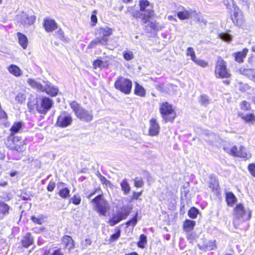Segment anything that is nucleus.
<instances>
[{
	"label": "nucleus",
	"mask_w": 255,
	"mask_h": 255,
	"mask_svg": "<svg viewBox=\"0 0 255 255\" xmlns=\"http://www.w3.org/2000/svg\"><path fill=\"white\" fill-rule=\"evenodd\" d=\"M52 255H63V253L61 252V250L58 249L55 250Z\"/></svg>",
	"instance_id": "obj_61"
},
{
	"label": "nucleus",
	"mask_w": 255,
	"mask_h": 255,
	"mask_svg": "<svg viewBox=\"0 0 255 255\" xmlns=\"http://www.w3.org/2000/svg\"><path fill=\"white\" fill-rule=\"evenodd\" d=\"M26 99V96L23 92H19L15 97V100L19 103H22Z\"/></svg>",
	"instance_id": "obj_39"
},
{
	"label": "nucleus",
	"mask_w": 255,
	"mask_h": 255,
	"mask_svg": "<svg viewBox=\"0 0 255 255\" xmlns=\"http://www.w3.org/2000/svg\"><path fill=\"white\" fill-rule=\"evenodd\" d=\"M35 18L36 17L34 15H29L25 12H22L17 17L18 21L23 25L26 26L32 24L35 21Z\"/></svg>",
	"instance_id": "obj_11"
},
{
	"label": "nucleus",
	"mask_w": 255,
	"mask_h": 255,
	"mask_svg": "<svg viewBox=\"0 0 255 255\" xmlns=\"http://www.w3.org/2000/svg\"><path fill=\"white\" fill-rule=\"evenodd\" d=\"M17 39L19 45L25 49L28 45V39L27 37L22 33L18 32L17 33Z\"/></svg>",
	"instance_id": "obj_20"
},
{
	"label": "nucleus",
	"mask_w": 255,
	"mask_h": 255,
	"mask_svg": "<svg viewBox=\"0 0 255 255\" xmlns=\"http://www.w3.org/2000/svg\"><path fill=\"white\" fill-rule=\"evenodd\" d=\"M168 19L170 20H173L175 21H177L175 17H174L172 15H169L168 16Z\"/></svg>",
	"instance_id": "obj_64"
},
{
	"label": "nucleus",
	"mask_w": 255,
	"mask_h": 255,
	"mask_svg": "<svg viewBox=\"0 0 255 255\" xmlns=\"http://www.w3.org/2000/svg\"><path fill=\"white\" fill-rule=\"evenodd\" d=\"M139 5L140 11L144 12L141 22L143 24H146L154 14L152 6L147 0H140Z\"/></svg>",
	"instance_id": "obj_6"
},
{
	"label": "nucleus",
	"mask_w": 255,
	"mask_h": 255,
	"mask_svg": "<svg viewBox=\"0 0 255 255\" xmlns=\"http://www.w3.org/2000/svg\"><path fill=\"white\" fill-rule=\"evenodd\" d=\"M110 65V62L107 58L104 59L99 58L93 62V66L94 68L96 69L97 67L102 69L107 68Z\"/></svg>",
	"instance_id": "obj_17"
},
{
	"label": "nucleus",
	"mask_w": 255,
	"mask_h": 255,
	"mask_svg": "<svg viewBox=\"0 0 255 255\" xmlns=\"http://www.w3.org/2000/svg\"><path fill=\"white\" fill-rule=\"evenodd\" d=\"M241 74L246 76L255 82V70L250 68H241L238 70Z\"/></svg>",
	"instance_id": "obj_16"
},
{
	"label": "nucleus",
	"mask_w": 255,
	"mask_h": 255,
	"mask_svg": "<svg viewBox=\"0 0 255 255\" xmlns=\"http://www.w3.org/2000/svg\"><path fill=\"white\" fill-rule=\"evenodd\" d=\"M197 65L202 67H205L208 65V63L205 61L204 60H201L199 59H198L196 58L195 60L193 61Z\"/></svg>",
	"instance_id": "obj_47"
},
{
	"label": "nucleus",
	"mask_w": 255,
	"mask_h": 255,
	"mask_svg": "<svg viewBox=\"0 0 255 255\" xmlns=\"http://www.w3.org/2000/svg\"><path fill=\"white\" fill-rule=\"evenodd\" d=\"M70 107L75 112L76 117L81 121L88 123L93 120V112L83 109L76 101L72 102L70 103Z\"/></svg>",
	"instance_id": "obj_2"
},
{
	"label": "nucleus",
	"mask_w": 255,
	"mask_h": 255,
	"mask_svg": "<svg viewBox=\"0 0 255 255\" xmlns=\"http://www.w3.org/2000/svg\"><path fill=\"white\" fill-rule=\"evenodd\" d=\"M0 118L1 119H6L7 118V115L6 114L2 111L0 113Z\"/></svg>",
	"instance_id": "obj_63"
},
{
	"label": "nucleus",
	"mask_w": 255,
	"mask_h": 255,
	"mask_svg": "<svg viewBox=\"0 0 255 255\" xmlns=\"http://www.w3.org/2000/svg\"><path fill=\"white\" fill-rule=\"evenodd\" d=\"M134 184L136 187H142L144 183L141 178L136 177L134 180Z\"/></svg>",
	"instance_id": "obj_45"
},
{
	"label": "nucleus",
	"mask_w": 255,
	"mask_h": 255,
	"mask_svg": "<svg viewBox=\"0 0 255 255\" xmlns=\"http://www.w3.org/2000/svg\"><path fill=\"white\" fill-rule=\"evenodd\" d=\"M248 169L250 173L255 177V163H251L248 165Z\"/></svg>",
	"instance_id": "obj_53"
},
{
	"label": "nucleus",
	"mask_w": 255,
	"mask_h": 255,
	"mask_svg": "<svg viewBox=\"0 0 255 255\" xmlns=\"http://www.w3.org/2000/svg\"><path fill=\"white\" fill-rule=\"evenodd\" d=\"M142 192H134L133 193V195L132 196V198L134 199H137L139 196H141Z\"/></svg>",
	"instance_id": "obj_58"
},
{
	"label": "nucleus",
	"mask_w": 255,
	"mask_h": 255,
	"mask_svg": "<svg viewBox=\"0 0 255 255\" xmlns=\"http://www.w3.org/2000/svg\"><path fill=\"white\" fill-rule=\"evenodd\" d=\"M142 11L137 10H134L132 7H128L127 13H129L131 15L135 18H140L142 17L143 13H141Z\"/></svg>",
	"instance_id": "obj_25"
},
{
	"label": "nucleus",
	"mask_w": 255,
	"mask_h": 255,
	"mask_svg": "<svg viewBox=\"0 0 255 255\" xmlns=\"http://www.w3.org/2000/svg\"><path fill=\"white\" fill-rule=\"evenodd\" d=\"M21 123L18 122L14 123L10 128V131L11 132V134H14L17 132L21 128Z\"/></svg>",
	"instance_id": "obj_38"
},
{
	"label": "nucleus",
	"mask_w": 255,
	"mask_h": 255,
	"mask_svg": "<svg viewBox=\"0 0 255 255\" xmlns=\"http://www.w3.org/2000/svg\"><path fill=\"white\" fill-rule=\"evenodd\" d=\"M239 116L247 123L255 122V116L253 114L244 115L243 113H239Z\"/></svg>",
	"instance_id": "obj_26"
},
{
	"label": "nucleus",
	"mask_w": 255,
	"mask_h": 255,
	"mask_svg": "<svg viewBox=\"0 0 255 255\" xmlns=\"http://www.w3.org/2000/svg\"><path fill=\"white\" fill-rule=\"evenodd\" d=\"M53 104L51 99L47 97H42L37 101L36 109L40 114H46L51 108Z\"/></svg>",
	"instance_id": "obj_9"
},
{
	"label": "nucleus",
	"mask_w": 255,
	"mask_h": 255,
	"mask_svg": "<svg viewBox=\"0 0 255 255\" xmlns=\"http://www.w3.org/2000/svg\"><path fill=\"white\" fill-rule=\"evenodd\" d=\"M147 26H149L151 29L157 31L160 30L163 28V26L159 25V23L155 21L150 22Z\"/></svg>",
	"instance_id": "obj_36"
},
{
	"label": "nucleus",
	"mask_w": 255,
	"mask_h": 255,
	"mask_svg": "<svg viewBox=\"0 0 255 255\" xmlns=\"http://www.w3.org/2000/svg\"><path fill=\"white\" fill-rule=\"evenodd\" d=\"M27 82L32 88L39 91H44V87L40 83L35 80L33 79H28Z\"/></svg>",
	"instance_id": "obj_24"
},
{
	"label": "nucleus",
	"mask_w": 255,
	"mask_h": 255,
	"mask_svg": "<svg viewBox=\"0 0 255 255\" xmlns=\"http://www.w3.org/2000/svg\"><path fill=\"white\" fill-rule=\"evenodd\" d=\"M108 40V38L99 37L92 40L88 47L89 48H93L99 44L103 46H106L107 44Z\"/></svg>",
	"instance_id": "obj_15"
},
{
	"label": "nucleus",
	"mask_w": 255,
	"mask_h": 255,
	"mask_svg": "<svg viewBox=\"0 0 255 255\" xmlns=\"http://www.w3.org/2000/svg\"><path fill=\"white\" fill-rule=\"evenodd\" d=\"M65 248L70 250L73 248L74 246V242L70 236H65L62 239Z\"/></svg>",
	"instance_id": "obj_23"
},
{
	"label": "nucleus",
	"mask_w": 255,
	"mask_h": 255,
	"mask_svg": "<svg viewBox=\"0 0 255 255\" xmlns=\"http://www.w3.org/2000/svg\"><path fill=\"white\" fill-rule=\"evenodd\" d=\"M220 38L225 41H230L232 39L231 35L226 33H223L220 34Z\"/></svg>",
	"instance_id": "obj_48"
},
{
	"label": "nucleus",
	"mask_w": 255,
	"mask_h": 255,
	"mask_svg": "<svg viewBox=\"0 0 255 255\" xmlns=\"http://www.w3.org/2000/svg\"><path fill=\"white\" fill-rule=\"evenodd\" d=\"M160 127L158 123L154 119L150 120V127L149 128V134L150 136L157 135L159 131Z\"/></svg>",
	"instance_id": "obj_13"
},
{
	"label": "nucleus",
	"mask_w": 255,
	"mask_h": 255,
	"mask_svg": "<svg viewBox=\"0 0 255 255\" xmlns=\"http://www.w3.org/2000/svg\"><path fill=\"white\" fill-rule=\"evenodd\" d=\"M195 225V221L186 220L184 224V229L186 232L190 231L194 228Z\"/></svg>",
	"instance_id": "obj_33"
},
{
	"label": "nucleus",
	"mask_w": 255,
	"mask_h": 255,
	"mask_svg": "<svg viewBox=\"0 0 255 255\" xmlns=\"http://www.w3.org/2000/svg\"><path fill=\"white\" fill-rule=\"evenodd\" d=\"M72 121L70 116L61 115L58 118L56 124L60 127L65 128L70 125Z\"/></svg>",
	"instance_id": "obj_12"
},
{
	"label": "nucleus",
	"mask_w": 255,
	"mask_h": 255,
	"mask_svg": "<svg viewBox=\"0 0 255 255\" xmlns=\"http://www.w3.org/2000/svg\"><path fill=\"white\" fill-rule=\"evenodd\" d=\"M231 18L234 24L238 26L242 25L245 21L243 12L236 6H233V10L231 13Z\"/></svg>",
	"instance_id": "obj_10"
},
{
	"label": "nucleus",
	"mask_w": 255,
	"mask_h": 255,
	"mask_svg": "<svg viewBox=\"0 0 255 255\" xmlns=\"http://www.w3.org/2000/svg\"><path fill=\"white\" fill-rule=\"evenodd\" d=\"M146 243V236L143 234L140 236L139 241L138 243V246L140 248L144 247V244Z\"/></svg>",
	"instance_id": "obj_42"
},
{
	"label": "nucleus",
	"mask_w": 255,
	"mask_h": 255,
	"mask_svg": "<svg viewBox=\"0 0 255 255\" xmlns=\"http://www.w3.org/2000/svg\"><path fill=\"white\" fill-rule=\"evenodd\" d=\"M120 236V231H119L116 233L113 234L111 236V238L114 240H117Z\"/></svg>",
	"instance_id": "obj_57"
},
{
	"label": "nucleus",
	"mask_w": 255,
	"mask_h": 255,
	"mask_svg": "<svg viewBox=\"0 0 255 255\" xmlns=\"http://www.w3.org/2000/svg\"><path fill=\"white\" fill-rule=\"evenodd\" d=\"M123 56L126 60H130L133 58V55L130 51H125L123 52Z\"/></svg>",
	"instance_id": "obj_44"
},
{
	"label": "nucleus",
	"mask_w": 255,
	"mask_h": 255,
	"mask_svg": "<svg viewBox=\"0 0 255 255\" xmlns=\"http://www.w3.org/2000/svg\"><path fill=\"white\" fill-rule=\"evenodd\" d=\"M137 215L135 217H134L131 220L128 221L126 223V225L128 226L130 225H132L133 226H134L136 223H137Z\"/></svg>",
	"instance_id": "obj_54"
},
{
	"label": "nucleus",
	"mask_w": 255,
	"mask_h": 255,
	"mask_svg": "<svg viewBox=\"0 0 255 255\" xmlns=\"http://www.w3.org/2000/svg\"><path fill=\"white\" fill-rule=\"evenodd\" d=\"M115 88L126 94L130 93L132 87V83L129 79L120 76L117 78L115 83Z\"/></svg>",
	"instance_id": "obj_8"
},
{
	"label": "nucleus",
	"mask_w": 255,
	"mask_h": 255,
	"mask_svg": "<svg viewBox=\"0 0 255 255\" xmlns=\"http://www.w3.org/2000/svg\"><path fill=\"white\" fill-rule=\"evenodd\" d=\"M233 224L237 228L243 223L249 221L252 216V211L246 208L243 204H237L234 210Z\"/></svg>",
	"instance_id": "obj_1"
},
{
	"label": "nucleus",
	"mask_w": 255,
	"mask_h": 255,
	"mask_svg": "<svg viewBox=\"0 0 255 255\" xmlns=\"http://www.w3.org/2000/svg\"><path fill=\"white\" fill-rule=\"evenodd\" d=\"M160 112L165 122H172L176 116L172 105L167 102L163 103L160 105Z\"/></svg>",
	"instance_id": "obj_5"
},
{
	"label": "nucleus",
	"mask_w": 255,
	"mask_h": 255,
	"mask_svg": "<svg viewBox=\"0 0 255 255\" xmlns=\"http://www.w3.org/2000/svg\"><path fill=\"white\" fill-rule=\"evenodd\" d=\"M21 139L19 140V138L18 137H14L13 138V143L16 145L15 147L16 146H20L22 144V143L23 142V141H21Z\"/></svg>",
	"instance_id": "obj_55"
},
{
	"label": "nucleus",
	"mask_w": 255,
	"mask_h": 255,
	"mask_svg": "<svg viewBox=\"0 0 255 255\" xmlns=\"http://www.w3.org/2000/svg\"><path fill=\"white\" fill-rule=\"evenodd\" d=\"M23 247H28L33 243V238L30 233H27L21 241Z\"/></svg>",
	"instance_id": "obj_29"
},
{
	"label": "nucleus",
	"mask_w": 255,
	"mask_h": 255,
	"mask_svg": "<svg viewBox=\"0 0 255 255\" xmlns=\"http://www.w3.org/2000/svg\"><path fill=\"white\" fill-rule=\"evenodd\" d=\"M226 200L228 205L232 206L236 202L237 198L232 192H228L226 193Z\"/></svg>",
	"instance_id": "obj_31"
},
{
	"label": "nucleus",
	"mask_w": 255,
	"mask_h": 255,
	"mask_svg": "<svg viewBox=\"0 0 255 255\" xmlns=\"http://www.w3.org/2000/svg\"><path fill=\"white\" fill-rule=\"evenodd\" d=\"M91 19L92 22H93L94 23H96L97 22V17L94 14H92V15L91 16Z\"/></svg>",
	"instance_id": "obj_62"
},
{
	"label": "nucleus",
	"mask_w": 255,
	"mask_h": 255,
	"mask_svg": "<svg viewBox=\"0 0 255 255\" xmlns=\"http://www.w3.org/2000/svg\"><path fill=\"white\" fill-rule=\"evenodd\" d=\"M187 55L190 56L192 61L196 58L195 52L192 47H189L187 49Z\"/></svg>",
	"instance_id": "obj_49"
},
{
	"label": "nucleus",
	"mask_w": 255,
	"mask_h": 255,
	"mask_svg": "<svg viewBox=\"0 0 255 255\" xmlns=\"http://www.w3.org/2000/svg\"><path fill=\"white\" fill-rule=\"evenodd\" d=\"M43 26L47 32H52L57 28V24L55 20L51 19H45Z\"/></svg>",
	"instance_id": "obj_14"
},
{
	"label": "nucleus",
	"mask_w": 255,
	"mask_h": 255,
	"mask_svg": "<svg viewBox=\"0 0 255 255\" xmlns=\"http://www.w3.org/2000/svg\"><path fill=\"white\" fill-rule=\"evenodd\" d=\"M55 185V184L54 182L50 181L47 186V190L50 192L52 191L54 189Z\"/></svg>",
	"instance_id": "obj_56"
},
{
	"label": "nucleus",
	"mask_w": 255,
	"mask_h": 255,
	"mask_svg": "<svg viewBox=\"0 0 255 255\" xmlns=\"http://www.w3.org/2000/svg\"><path fill=\"white\" fill-rule=\"evenodd\" d=\"M117 214L122 220L125 219L128 216L129 211L127 208H124L123 211H118Z\"/></svg>",
	"instance_id": "obj_34"
},
{
	"label": "nucleus",
	"mask_w": 255,
	"mask_h": 255,
	"mask_svg": "<svg viewBox=\"0 0 255 255\" xmlns=\"http://www.w3.org/2000/svg\"><path fill=\"white\" fill-rule=\"evenodd\" d=\"M44 91L48 94L52 96H55L58 92V89L56 87L53 86L48 85L47 87H44Z\"/></svg>",
	"instance_id": "obj_30"
},
{
	"label": "nucleus",
	"mask_w": 255,
	"mask_h": 255,
	"mask_svg": "<svg viewBox=\"0 0 255 255\" xmlns=\"http://www.w3.org/2000/svg\"><path fill=\"white\" fill-rule=\"evenodd\" d=\"M248 52V49L244 48L242 51L234 53L233 55L237 62L242 63L243 62V59L246 57Z\"/></svg>",
	"instance_id": "obj_19"
},
{
	"label": "nucleus",
	"mask_w": 255,
	"mask_h": 255,
	"mask_svg": "<svg viewBox=\"0 0 255 255\" xmlns=\"http://www.w3.org/2000/svg\"><path fill=\"white\" fill-rule=\"evenodd\" d=\"M200 102L202 105H207L209 103L208 97L206 95H201L200 98Z\"/></svg>",
	"instance_id": "obj_51"
},
{
	"label": "nucleus",
	"mask_w": 255,
	"mask_h": 255,
	"mask_svg": "<svg viewBox=\"0 0 255 255\" xmlns=\"http://www.w3.org/2000/svg\"><path fill=\"white\" fill-rule=\"evenodd\" d=\"M225 4L229 7V6L233 5V0H224Z\"/></svg>",
	"instance_id": "obj_59"
},
{
	"label": "nucleus",
	"mask_w": 255,
	"mask_h": 255,
	"mask_svg": "<svg viewBox=\"0 0 255 255\" xmlns=\"http://www.w3.org/2000/svg\"><path fill=\"white\" fill-rule=\"evenodd\" d=\"M224 150L227 153L233 156L243 158L246 159H249L252 157V154L242 145H240L239 147L234 145L231 148L224 146Z\"/></svg>",
	"instance_id": "obj_3"
},
{
	"label": "nucleus",
	"mask_w": 255,
	"mask_h": 255,
	"mask_svg": "<svg viewBox=\"0 0 255 255\" xmlns=\"http://www.w3.org/2000/svg\"><path fill=\"white\" fill-rule=\"evenodd\" d=\"M121 220V219L120 218L117 214L114 215L113 217L109 220L108 223L111 226H114L118 223H119Z\"/></svg>",
	"instance_id": "obj_35"
},
{
	"label": "nucleus",
	"mask_w": 255,
	"mask_h": 255,
	"mask_svg": "<svg viewBox=\"0 0 255 255\" xmlns=\"http://www.w3.org/2000/svg\"><path fill=\"white\" fill-rule=\"evenodd\" d=\"M100 37H106L112 34V29L108 27H101L98 30Z\"/></svg>",
	"instance_id": "obj_22"
},
{
	"label": "nucleus",
	"mask_w": 255,
	"mask_h": 255,
	"mask_svg": "<svg viewBox=\"0 0 255 255\" xmlns=\"http://www.w3.org/2000/svg\"><path fill=\"white\" fill-rule=\"evenodd\" d=\"M241 109L244 111H248L251 109L250 104L248 102L244 101L240 104Z\"/></svg>",
	"instance_id": "obj_46"
},
{
	"label": "nucleus",
	"mask_w": 255,
	"mask_h": 255,
	"mask_svg": "<svg viewBox=\"0 0 255 255\" xmlns=\"http://www.w3.org/2000/svg\"><path fill=\"white\" fill-rule=\"evenodd\" d=\"M99 178H100V180H101V181L104 183L106 184L107 182H109V181L104 176H103L101 174H100Z\"/></svg>",
	"instance_id": "obj_60"
},
{
	"label": "nucleus",
	"mask_w": 255,
	"mask_h": 255,
	"mask_svg": "<svg viewBox=\"0 0 255 255\" xmlns=\"http://www.w3.org/2000/svg\"><path fill=\"white\" fill-rule=\"evenodd\" d=\"M199 211L196 208L193 207L191 208L188 212V216L192 219H195L197 217Z\"/></svg>",
	"instance_id": "obj_41"
},
{
	"label": "nucleus",
	"mask_w": 255,
	"mask_h": 255,
	"mask_svg": "<svg viewBox=\"0 0 255 255\" xmlns=\"http://www.w3.org/2000/svg\"><path fill=\"white\" fill-rule=\"evenodd\" d=\"M81 199L80 197L76 195L73 196V197H72L70 200V201H71L74 204L76 205H79L81 203Z\"/></svg>",
	"instance_id": "obj_50"
},
{
	"label": "nucleus",
	"mask_w": 255,
	"mask_h": 255,
	"mask_svg": "<svg viewBox=\"0 0 255 255\" xmlns=\"http://www.w3.org/2000/svg\"><path fill=\"white\" fill-rule=\"evenodd\" d=\"M70 191L67 188L61 189L59 192V195L63 198H66L69 196Z\"/></svg>",
	"instance_id": "obj_40"
},
{
	"label": "nucleus",
	"mask_w": 255,
	"mask_h": 255,
	"mask_svg": "<svg viewBox=\"0 0 255 255\" xmlns=\"http://www.w3.org/2000/svg\"><path fill=\"white\" fill-rule=\"evenodd\" d=\"M9 207L3 202H0V220L8 214Z\"/></svg>",
	"instance_id": "obj_21"
},
{
	"label": "nucleus",
	"mask_w": 255,
	"mask_h": 255,
	"mask_svg": "<svg viewBox=\"0 0 255 255\" xmlns=\"http://www.w3.org/2000/svg\"><path fill=\"white\" fill-rule=\"evenodd\" d=\"M8 70L10 73L16 77L19 76L22 74L19 68L15 65H10L8 68Z\"/></svg>",
	"instance_id": "obj_28"
},
{
	"label": "nucleus",
	"mask_w": 255,
	"mask_h": 255,
	"mask_svg": "<svg viewBox=\"0 0 255 255\" xmlns=\"http://www.w3.org/2000/svg\"><path fill=\"white\" fill-rule=\"evenodd\" d=\"M121 189L125 195L128 194L130 190V187L126 179L123 180L120 183Z\"/></svg>",
	"instance_id": "obj_32"
},
{
	"label": "nucleus",
	"mask_w": 255,
	"mask_h": 255,
	"mask_svg": "<svg viewBox=\"0 0 255 255\" xmlns=\"http://www.w3.org/2000/svg\"><path fill=\"white\" fill-rule=\"evenodd\" d=\"M32 221L37 224L41 225L44 221V217L43 216H38V217H36L35 216L31 217Z\"/></svg>",
	"instance_id": "obj_43"
},
{
	"label": "nucleus",
	"mask_w": 255,
	"mask_h": 255,
	"mask_svg": "<svg viewBox=\"0 0 255 255\" xmlns=\"http://www.w3.org/2000/svg\"><path fill=\"white\" fill-rule=\"evenodd\" d=\"M215 75L217 78H229L231 76L229 70L227 68L226 62L221 57H218L215 69Z\"/></svg>",
	"instance_id": "obj_7"
},
{
	"label": "nucleus",
	"mask_w": 255,
	"mask_h": 255,
	"mask_svg": "<svg viewBox=\"0 0 255 255\" xmlns=\"http://www.w3.org/2000/svg\"><path fill=\"white\" fill-rule=\"evenodd\" d=\"M134 93L135 95L143 97L145 96L146 92L145 89L142 86L140 85L137 82H135Z\"/></svg>",
	"instance_id": "obj_27"
},
{
	"label": "nucleus",
	"mask_w": 255,
	"mask_h": 255,
	"mask_svg": "<svg viewBox=\"0 0 255 255\" xmlns=\"http://www.w3.org/2000/svg\"><path fill=\"white\" fill-rule=\"evenodd\" d=\"M192 13V9H186L183 7L181 10L177 13V15L179 19L184 20L191 18Z\"/></svg>",
	"instance_id": "obj_18"
},
{
	"label": "nucleus",
	"mask_w": 255,
	"mask_h": 255,
	"mask_svg": "<svg viewBox=\"0 0 255 255\" xmlns=\"http://www.w3.org/2000/svg\"><path fill=\"white\" fill-rule=\"evenodd\" d=\"M209 187L213 190L217 189L218 182L215 178H211L209 183Z\"/></svg>",
	"instance_id": "obj_37"
},
{
	"label": "nucleus",
	"mask_w": 255,
	"mask_h": 255,
	"mask_svg": "<svg viewBox=\"0 0 255 255\" xmlns=\"http://www.w3.org/2000/svg\"><path fill=\"white\" fill-rule=\"evenodd\" d=\"M95 210L102 216H106L109 209L108 202L104 198L103 195H99L92 200Z\"/></svg>",
	"instance_id": "obj_4"
},
{
	"label": "nucleus",
	"mask_w": 255,
	"mask_h": 255,
	"mask_svg": "<svg viewBox=\"0 0 255 255\" xmlns=\"http://www.w3.org/2000/svg\"><path fill=\"white\" fill-rule=\"evenodd\" d=\"M56 36L62 41H65L66 40V38L64 37V32L61 29H59L56 32Z\"/></svg>",
	"instance_id": "obj_52"
}]
</instances>
